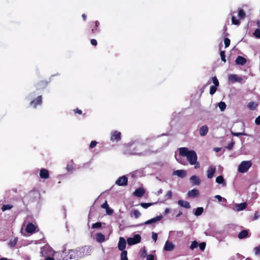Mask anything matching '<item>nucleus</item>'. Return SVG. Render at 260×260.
<instances>
[{
  "label": "nucleus",
  "mask_w": 260,
  "mask_h": 260,
  "mask_svg": "<svg viewBox=\"0 0 260 260\" xmlns=\"http://www.w3.org/2000/svg\"><path fill=\"white\" fill-rule=\"evenodd\" d=\"M91 251V248L88 246L79 247L75 249L70 250L68 254L64 257L66 254L64 252H56L54 256L58 260H68L82 257L85 255L89 254Z\"/></svg>",
  "instance_id": "f257e3e1"
},
{
  "label": "nucleus",
  "mask_w": 260,
  "mask_h": 260,
  "mask_svg": "<svg viewBox=\"0 0 260 260\" xmlns=\"http://www.w3.org/2000/svg\"><path fill=\"white\" fill-rule=\"evenodd\" d=\"M170 212V209L169 208H166L165 210V213L166 214L169 213Z\"/></svg>",
  "instance_id": "0e129e2a"
},
{
  "label": "nucleus",
  "mask_w": 260,
  "mask_h": 260,
  "mask_svg": "<svg viewBox=\"0 0 260 260\" xmlns=\"http://www.w3.org/2000/svg\"><path fill=\"white\" fill-rule=\"evenodd\" d=\"M90 43L93 46H96L98 44L96 40L94 39H92L90 40Z\"/></svg>",
  "instance_id": "6e6d98bb"
},
{
  "label": "nucleus",
  "mask_w": 260,
  "mask_h": 260,
  "mask_svg": "<svg viewBox=\"0 0 260 260\" xmlns=\"http://www.w3.org/2000/svg\"><path fill=\"white\" fill-rule=\"evenodd\" d=\"M251 164H240L238 166V171L241 173L246 172L251 167Z\"/></svg>",
  "instance_id": "423d86ee"
},
{
  "label": "nucleus",
  "mask_w": 260,
  "mask_h": 260,
  "mask_svg": "<svg viewBox=\"0 0 260 260\" xmlns=\"http://www.w3.org/2000/svg\"><path fill=\"white\" fill-rule=\"evenodd\" d=\"M206 243L205 242H202L199 244V248L201 250H204L205 248Z\"/></svg>",
  "instance_id": "8fccbe9b"
},
{
  "label": "nucleus",
  "mask_w": 260,
  "mask_h": 260,
  "mask_svg": "<svg viewBox=\"0 0 260 260\" xmlns=\"http://www.w3.org/2000/svg\"><path fill=\"white\" fill-rule=\"evenodd\" d=\"M96 240L99 243H102L105 241V237L102 233H98L96 235Z\"/></svg>",
  "instance_id": "b1692460"
},
{
  "label": "nucleus",
  "mask_w": 260,
  "mask_h": 260,
  "mask_svg": "<svg viewBox=\"0 0 260 260\" xmlns=\"http://www.w3.org/2000/svg\"><path fill=\"white\" fill-rule=\"evenodd\" d=\"M152 205V203H141L140 204L141 206L143 208H145V209H147V208H148L149 207H150Z\"/></svg>",
  "instance_id": "79ce46f5"
},
{
  "label": "nucleus",
  "mask_w": 260,
  "mask_h": 260,
  "mask_svg": "<svg viewBox=\"0 0 260 260\" xmlns=\"http://www.w3.org/2000/svg\"><path fill=\"white\" fill-rule=\"evenodd\" d=\"M218 107L221 111H223L225 109L226 105V104L224 102H220L218 104Z\"/></svg>",
  "instance_id": "2f4dec72"
},
{
  "label": "nucleus",
  "mask_w": 260,
  "mask_h": 260,
  "mask_svg": "<svg viewBox=\"0 0 260 260\" xmlns=\"http://www.w3.org/2000/svg\"><path fill=\"white\" fill-rule=\"evenodd\" d=\"M141 237L139 234L135 235L133 237L127 238V242L129 245H133L140 242Z\"/></svg>",
  "instance_id": "7ed1b4c3"
},
{
  "label": "nucleus",
  "mask_w": 260,
  "mask_h": 260,
  "mask_svg": "<svg viewBox=\"0 0 260 260\" xmlns=\"http://www.w3.org/2000/svg\"><path fill=\"white\" fill-rule=\"evenodd\" d=\"M94 27L92 28L88 32L89 35H95L97 33H99L100 31V29L99 28L100 25L99 22L97 20L95 21L94 22Z\"/></svg>",
  "instance_id": "0eeeda50"
},
{
  "label": "nucleus",
  "mask_w": 260,
  "mask_h": 260,
  "mask_svg": "<svg viewBox=\"0 0 260 260\" xmlns=\"http://www.w3.org/2000/svg\"><path fill=\"white\" fill-rule=\"evenodd\" d=\"M204 211V209L203 207H198L196 209L195 212H194V214L197 216L201 215Z\"/></svg>",
  "instance_id": "cd10ccee"
},
{
  "label": "nucleus",
  "mask_w": 260,
  "mask_h": 260,
  "mask_svg": "<svg viewBox=\"0 0 260 260\" xmlns=\"http://www.w3.org/2000/svg\"><path fill=\"white\" fill-rule=\"evenodd\" d=\"M232 24H233L234 25H239L240 24V20L236 19V18L234 16H233L232 17Z\"/></svg>",
  "instance_id": "72a5a7b5"
},
{
  "label": "nucleus",
  "mask_w": 260,
  "mask_h": 260,
  "mask_svg": "<svg viewBox=\"0 0 260 260\" xmlns=\"http://www.w3.org/2000/svg\"><path fill=\"white\" fill-rule=\"evenodd\" d=\"M127 183V178L123 176L119 177L116 181V184L119 186H125Z\"/></svg>",
  "instance_id": "1a4fd4ad"
},
{
  "label": "nucleus",
  "mask_w": 260,
  "mask_h": 260,
  "mask_svg": "<svg viewBox=\"0 0 260 260\" xmlns=\"http://www.w3.org/2000/svg\"><path fill=\"white\" fill-rule=\"evenodd\" d=\"M212 81L214 84L213 86H215L217 87H218L219 86V83L218 80L216 76L212 77Z\"/></svg>",
  "instance_id": "e433bc0d"
},
{
  "label": "nucleus",
  "mask_w": 260,
  "mask_h": 260,
  "mask_svg": "<svg viewBox=\"0 0 260 260\" xmlns=\"http://www.w3.org/2000/svg\"><path fill=\"white\" fill-rule=\"evenodd\" d=\"M174 248L175 245L173 243L170 242L168 240L166 242L164 248V250L167 251H171L173 250Z\"/></svg>",
  "instance_id": "9d476101"
},
{
  "label": "nucleus",
  "mask_w": 260,
  "mask_h": 260,
  "mask_svg": "<svg viewBox=\"0 0 260 260\" xmlns=\"http://www.w3.org/2000/svg\"><path fill=\"white\" fill-rule=\"evenodd\" d=\"M235 144V142L232 141L230 143H229L227 146V148L228 149L231 150L233 147L234 145Z\"/></svg>",
  "instance_id": "5fc2aeb1"
},
{
  "label": "nucleus",
  "mask_w": 260,
  "mask_h": 260,
  "mask_svg": "<svg viewBox=\"0 0 260 260\" xmlns=\"http://www.w3.org/2000/svg\"><path fill=\"white\" fill-rule=\"evenodd\" d=\"M113 210L109 208V207L107 209H106V212L109 215L112 214L113 213Z\"/></svg>",
  "instance_id": "052dcab7"
},
{
  "label": "nucleus",
  "mask_w": 260,
  "mask_h": 260,
  "mask_svg": "<svg viewBox=\"0 0 260 260\" xmlns=\"http://www.w3.org/2000/svg\"><path fill=\"white\" fill-rule=\"evenodd\" d=\"M74 111H75V113H78L79 114H82V111L81 110L79 109L78 108H77L75 110H74Z\"/></svg>",
  "instance_id": "680f3d73"
},
{
  "label": "nucleus",
  "mask_w": 260,
  "mask_h": 260,
  "mask_svg": "<svg viewBox=\"0 0 260 260\" xmlns=\"http://www.w3.org/2000/svg\"><path fill=\"white\" fill-rule=\"evenodd\" d=\"M40 176L43 179H47L49 177L48 171L45 169H42L40 170Z\"/></svg>",
  "instance_id": "412c9836"
},
{
  "label": "nucleus",
  "mask_w": 260,
  "mask_h": 260,
  "mask_svg": "<svg viewBox=\"0 0 260 260\" xmlns=\"http://www.w3.org/2000/svg\"><path fill=\"white\" fill-rule=\"evenodd\" d=\"M257 25L260 27V20H258L256 22Z\"/></svg>",
  "instance_id": "774afa93"
},
{
  "label": "nucleus",
  "mask_w": 260,
  "mask_h": 260,
  "mask_svg": "<svg viewBox=\"0 0 260 260\" xmlns=\"http://www.w3.org/2000/svg\"><path fill=\"white\" fill-rule=\"evenodd\" d=\"M48 82L47 81L45 80H41L39 82L37 83V90H42L45 88L48 85Z\"/></svg>",
  "instance_id": "f8f14e48"
},
{
  "label": "nucleus",
  "mask_w": 260,
  "mask_h": 260,
  "mask_svg": "<svg viewBox=\"0 0 260 260\" xmlns=\"http://www.w3.org/2000/svg\"><path fill=\"white\" fill-rule=\"evenodd\" d=\"M214 198L215 199H217L219 202H221L222 201H226L225 199L223 198L219 195H216V196H215Z\"/></svg>",
  "instance_id": "de8ad7c7"
},
{
  "label": "nucleus",
  "mask_w": 260,
  "mask_h": 260,
  "mask_svg": "<svg viewBox=\"0 0 260 260\" xmlns=\"http://www.w3.org/2000/svg\"><path fill=\"white\" fill-rule=\"evenodd\" d=\"M224 43L225 45V47H228L230 45L231 41L229 38H226L224 39Z\"/></svg>",
  "instance_id": "a18cd8bd"
},
{
  "label": "nucleus",
  "mask_w": 260,
  "mask_h": 260,
  "mask_svg": "<svg viewBox=\"0 0 260 260\" xmlns=\"http://www.w3.org/2000/svg\"><path fill=\"white\" fill-rule=\"evenodd\" d=\"M247 204L245 203H242L240 204H238L235 205V210L236 211H241L245 209L247 207Z\"/></svg>",
  "instance_id": "4468645a"
},
{
  "label": "nucleus",
  "mask_w": 260,
  "mask_h": 260,
  "mask_svg": "<svg viewBox=\"0 0 260 260\" xmlns=\"http://www.w3.org/2000/svg\"><path fill=\"white\" fill-rule=\"evenodd\" d=\"M37 229V227L32 223H29L26 226L25 231L28 233L32 234Z\"/></svg>",
  "instance_id": "ddd939ff"
},
{
  "label": "nucleus",
  "mask_w": 260,
  "mask_h": 260,
  "mask_svg": "<svg viewBox=\"0 0 260 260\" xmlns=\"http://www.w3.org/2000/svg\"><path fill=\"white\" fill-rule=\"evenodd\" d=\"M126 246V241L124 238L120 237L118 244V249L120 251H124L123 250L125 249Z\"/></svg>",
  "instance_id": "9b49d317"
},
{
  "label": "nucleus",
  "mask_w": 260,
  "mask_h": 260,
  "mask_svg": "<svg viewBox=\"0 0 260 260\" xmlns=\"http://www.w3.org/2000/svg\"><path fill=\"white\" fill-rule=\"evenodd\" d=\"M229 78L231 80H233L236 82H241L242 80V78L241 77H237L236 75H231L229 76Z\"/></svg>",
  "instance_id": "c85d7f7f"
},
{
  "label": "nucleus",
  "mask_w": 260,
  "mask_h": 260,
  "mask_svg": "<svg viewBox=\"0 0 260 260\" xmlns=\"http://www.w3.org/2000/svg\"><path fill=\"white\" fill-rule=\"evenodd\" d=\"M72 168H73V167H72V164L68 165V166L67 167V169L69 171H71Z\"/></svg>",
  "instance_id": "e2e57ef3"
},
{
  "label": "nucleus",
  "mask_w": 260,
  "mask_h": 260,
  "mask_svg": "<svg viewBox=\"0 0 260 260\" xmlns=\"http://www.w3.org/2000/svg\"><path fill=\"white\" fill-rule=\"evenodd\" d=\"M162 218V216L159 215V216H156L154 218H152L149 220H148L146 221L145 222H144V223H142L138 225L140 226V225H142L143 224H152L155 223L159 221L160 220H161Z\"/></svg>",
  "instance_id": "20e7f679"
},
{
  "label": "nucleus",
  "mask_w": 260,
  "mask_h": 260,
  "mask_svg": "<svg viewBox=\"0 0 260 260\" xmlns=\"http://www.w3.org/2000/svg\"><path fill=\"white\" fill-rule=\"evenodd\" d=\"M199 191L197 189H193L190 191H189L187 193V196L189 198H195L196 197L199 196Z\"/></svg>",
  "instance_id": "dca6fc26"
},
{
  "label": "nucleus",
  "mask_w": 260,
  "mask_h": 260,
  "mask_svg": "<svg viewBox=\"0 0 260 260\" xmlns=\"http://www.w3.org/2000/svg\"><path fill=\"white\" fill-rule=\"evenodd\" d=\"M133 212L135 218H138L141 215L140 212L136 209L133 210Z\"/></svg>",
  "instance_id": "f704fd0d"
},
{
  "label": "nucleus",
  "mask_w": 260,
  "mask_h": 260,
  "mask_svg": "<svg viewBox=\"0 0 260 260\" xmlns=\"http://www.w3.org/2000/svg\"><path fill=\"white\" fill-rule=\"evenodd\" d=\"M173 175L180 178H184L186 175V171L182 170H176L173 172Z\"/></svg>",
  "instance_id": "a211bd4d"
},
{
  "label": "nucleus",
  "mask_w": 260,
  "mask_h": 260,
  "mask_svg": "<svg viewBox=\"0 0 260 260\" xmlns=\"http://www.w3.org/2000/svg\"><path fill=\"white\" fill-rule=\"evenodd\" d=\"M217 90V86L212 85L210 89V94L211 95L214 94Z\"/></svg>",
  "instance_id": "c9c22d12"
},
{
  "label": "nucleus",
  "mask_w": 260,
  "mask_h": 260,
  "mask_svg": "<svg viewBox=\"0 0 260 260\" xmlns=\"http://www.w3.org/2000/svg\"><path fill=\"white\" fill-rule=\"evenodd\" d=\"M17 241L18 239L17 238H15L13 239L10 240L8 243L9 246L11 248L14 247L16 245Z\"/></svg>",
  "instance_id": "bb28decb"
},
{
  "label": "nucleus",
  "mask_w": 260,
  "mask_h": 260,
  "mask_svg": "<svg viewBox=\"0 0 260 260\" xmlns=\"http://www.w3.org/2000/svg\"><path fill=\"white\" fill-rule=\"evenodd\" d=\"M190 180L193 185H198L200 184L201 182L200 178L196 176H191Z\"/></svg>",
  "instance_id": "5701e85b"
},
{
  "label": "nucleus",
  "mask_w": 260,
  "mask_h": 260,
  "mask_svg": "<svg viewBox=\"0 0 260 260\" xmlns=\"http://www.w3.org/2000/svg\"><path fill=\"white\" fill-rule=\"evenodd\" d=\"M198 246V243L197 241H194L192 242L191 244V245L190 246V248L191 250L194 249V248H197Z\"/></svg>",
  "instance_id": "37998d69"
},
{
  "label": "nucleus",
  "mask_w": 260,
  "mask_h": 260,
  "mask_svg": "<svg viewBox=\"0 0 260 260\" xmlns=\"http://www.w3.org/2000/svg\"><path fill=\"white\" fill-rule=\"evenodd\" d=\"M255 123L257 125L260 124V115L256 118V119L255 120Z\"/></svg>",
  "instance_id": "bf43d9fd"
},
{
  "label": "nucleus",
  "mask_w": 260,
  "mask_h": 260,
  "mask_svg": "<svg viewBox=\"0 0 260 260\" xmlns=\"http://www.w3.org/2000/svg\"><path fill=\"white\" fill-rule=\"evenodd\" d=\"M254 251L256 255H260V247H256Z\"/></svg>",
  "instance_id": "603ef678"
},
{
  "label": "nucleus",
  "mask_w": 260,
  "mask_h": 260,
  "mask_svg": "<svg viewBox=\"0 0 260 260\" xmlns=\"http://www.w3.org/2000/svg\"><path fill=\"white\" fill-rule=\"evenodd\" d=\"M260 217V213L258 211H256L254 214L253 220H256Z\"/></svg>",
  "instance_id": "3c124183"
},
{
  "label": "nucleus",
  "mask_w": 260,
  "mask_h": 260,
  "mask_svg": "<svg viewBox=\"0 0 260 260\" xmlns=\"http://www.w3.org/2000/svg\"><path fill=\"white\" fill-rule=\"evenodd\" d=\"M235 62L237 64L243 66L246 63L247 60L242 56H238L237 57Z\"/></svg>",
  "instance_id": "2eb2a0df"
},
{
  "label": "nucleus",
  "mask_w": 260,
  "mask_h": 260,
  "mask_svg": "<svg viewBox=\"0 0 260 260\" xmlns=\"http://www.w3.org/2000/svg\"><path fill=\"white\" fill-rule=\"evenodd\" d=\"M178 203L181 207H183L187 209L190 208V205L188 202L180 200L178 201Z\"/></svg>",
  "instance_id": "4be33fe9"
},
{
  "label": "nucleus",
  "mask_w": 260,
  "mask_h": 260,
  "mask_svg": "<svg viewBox=\"0 0 260 260\" xmlns=\"http://www.w3.org/2000/svg\"><path fill=\"white\" fill-rule=\"evenodd\" d=\"M215 171V168L212 166L210 167L207 171V177L209 179L213 178Z\"/></svg>",
  "instance_id": "6ab92c4d"
},
{
  "label": "nucleus",
  "mask_w": 260,
  "mask_h": 260,
  "mask_svg": "<svg viewBox=\"0 0 260 260\" xmlns=\"http://www.w3.org/2000/svg\"><path fill=\"white\" fill-rule=\"evenodd\" d=\"M246 16L245 11L243 9H239L238 11V17L240 19H243Z\"/></svg>",
  "instance_id": "c756f323"
},
{
  "label": "nucleus",
  "mask_w": 260,
  "mask_h": 260,
  "mask_svg": "<svg viewBox=\"0 0 260 260\" xmlns=\"http://www.w3.org/2000/svg\"><path fill=\"white\" fill-rule=\"evenodd\" d=\"M82 17L84 21L86 20V15L85 14H83L82 15Z\"/></svg>",
  "instance_id": "69168bd1"
},
{
  "label": "nucleus",
  "mask_w": 260,
  "mask_h": 260,
  "mask_svg": "<svg viewBox=\"0 0 260 260\" xmlns=\"http://www.w3.org/2000/svg\"><path fill=\"white\" fill-rule=\"evenodd\" d=\"M221 60L224 62H226L225 52L224 51H221L220 52Z\"/></svg>",
  "instance_id": "4c0bfd02"
},
{
  "label": "nucleus",
  "mask_w": 260,
  "mask_h": 260,
  "mask_svg": "<svg viewBox=\"0 0 260 260\" xmlns=\"http://www.w3.org/2000/svg\"><path fill=\"white\" fill-rule=\"evenodd\" d=\"M208 132V127L206 125H203L199 129V133L201 136H205Z\"/></svg>",
  "instance_id": "f3484780"
},
{
  "label": "nucleus",
  "mask_w": 260,
  "mask_h": 260,
  "mask_svg": "<svg viewBox=\"0 0 260 260\" xmlns=\"http://www.w3.org/2000/svg\"><path fill=\"white\" fill-rule=\"evenodd\" d=\"M102 226V223L100 222H98L96 223H93L92 225V229H95V228H100Z\"/></svg>",
  "instance_id": "a19ab883"
},
{
  "label": "nucleus",
  "mask_w": 260,
  "mask_h": 260,
  "mask_svg": "<svg viewBox=\"0 0 260 260\" xmlns=\"http://www.w3.org/2000/svg\"><path fill=\"white\" fill-rule=\"evenodd\" d=\"M13 207V205L11 204L4 205L2 207V210L4 212L6 210H10Z\"/></svg>",
  "instance_id": "7c9ffc66"
},
{
  "label": "nucleus",
  "mask_w": 260,
  "mask_h": 260,
  "mask_svg": "<svg viewBox=\"0 0 260 260\" xmlns=\"http://www.w3.org/2000/svg\"><path fill=\"white\" fill-rule=\"evenodd\" d=\"M101 207L103 208H104V209H107L108 207H109V205L107 203V201H105L104 203H103L102 205H101Z\"/></svg>",
  "instance_id": "4d7b16f0"
},
{
  "label": "nucleus",
  "mask_w": 260,
  "mask_h": 260,
  "mask_svg": "<svg viewBox=\"0 0 260 260\" xmlns=\"http://www.w3.org/2000/svg\"><path fill=\"white\" fill-rule=\"evenodd\" d=\"M248 233L247 230H243L238 234V238L239 239H243L248 237Z\"/></svg>",
  "instance_id": "a878e982"
},
{
  "label": "nucleus",
  "mask_w": 260,
  "mask_h": 260,
  "mask_svg": "<svg viewBox=\"0 0 260 260\" xmlns=\"http://www.w3.org/2000/svg\"><path fill=\"white\" fill-rule=\"evenodd\" d=\"M152 238L154 241V242H156L157 239V234L154 232H152Z\"/></svg>",
  "instance_id": "864d4df0"
},
{
  "label": "nucleus",
  "mask_w": 260,
  "mask_h": 260,
  "mask_svg": "<svg viewBox=\"0 0 260 260\" xmlns=\"http://www.w3.org/2000/svg\"><path fill=\"white\" fill-rule=\"evenodd\" d=\"M42 103V96H38L36 99L32 101L30 103V106L35 108L37 106L41 105Z\"/></svg>",
  "instance_id": "6e6552de"
},
{
  "label": "nucleus",
  "mask_w": 260,
  "mask_h": 260,
  "mask_svg": "<svg viewBox=\"0 0 260 260\" xmlns=\"http://www.w3.org/2000/svg\"><path fill=\"white\" fill-rule=\"evenodd\" d=\"M172 192L171 190L167 191V192L166 193V196H165L166 198L167 199H171L172 198Z\"/></svg>",
  "instance_id": "49530a36"
},
{
  "label": "nucleus",
  "mask_w": 260,
  "mask_h": 260,
  "mask_svg": "<svg viewBox=\"0 0 260 260\" xmlns=\"http://www.w3.org/2000/svg\"><path fill=\"white\" fill-rule=\"evenodd\" d=\"M146 260H154V256L152 254H149L146 257Z\"/></svg>",
  "instance_id": "13d9d810"
},
{
  "label": "nucleus",
  "mask_w": 260,
  "mask_h": 260,
  "mask_svg": "<svg viewBox=\"0 0 260 260\" xmlns=\"http://www.w3.org/2000/svg\"><path fill=\"white\" fill-rule=\"evenodd\" d=\"M248 106L249 109L254 110L256 108L257 105L253 102H251L248 104Z\"/></svg>",
  "instance_id": "58836bf2"
},
{
  "label": "nucleus",
  "mask_w": 260,
  "mask_h": 260,
  "mask_svg": "<svg viewBox=\"0 0 260 260\" xmlns=\"http://www.w3.org/2000/svg\"><path fill=\"white\" fill-rule=\"evenodd\" d=\"M179 154L181 156L186 157L188 162H198L197 155L193 150H189L186 147L179 148Z\"/></svg>",
  "instance_id": "f03ea898"
},
{
  "label": "nucleus",
  "mask_w": 260,
  "mask_h": 260,
  "mask_svg": "<svg viewBox=\"0 0 260 260\" xmlns=\"http://www.w3.org/2000/svg\"><path fill=\"white\" fill-rule=\"evenodd\" d=\"M46 260H54L53 258L52 257H47L46 258Z\"/></svg>",
  "instance_id": "338daca9"
},
{
  "label": "nucleus",
  "mask_w": 260,
  "mask_h": 260,
  "mask_svg": "<svg viewBox=\"0 0 260 260\" xmlns=\"http://www.w3.org/2000/svg\"><path fill=\"white\" fill-rule=\"evenodd\" d=\"M254 35L257 38L260 39V29H256L254 31Z\"/></svg>",
  "instance_id": "c03bdc74"
},
{
  "label": "nucleus",
  "mask_w": 260,
  "mask_h": 260,
  "mask_svg": "<svg viewBox=\"0 0 260 260\" xmlns=\"http://www.w3.org/2000/svg\"><path fill=\"white\" fill-rule=\"evenodd\" d=\"M98 144L96 141H92L89 145L90 148H93Z\"/></svg>",
  "instance_id": "09e8293b"
},
{
  "label": "nucleus",
  "mask_w": 260,
  "mask_h": 260,
  "mask_svg": "<svg viewBox=\"0 0 260 260\" xmlns=\"http://www.w3.org/2000/svg\"><path fill=\"white\" fill-rule=\"evenodd\" d=\"M231 134L233 136H236V137H238L240 136H246L247 135L246 134H245L244 133H235V132H232Z\"/></svg>",
  "instance_id": "ea45409f"
},
{
  "label": "nucleus",
  "mask_w": 260,
  "mask_h": 260,
  "mask_svg": "<svg viewBox=\"0 0 260 260\" xmlns=\"http://www.w3.org/2000/svg\"><path fill=\"white\" fill-rule=\"evenodd\" d=\"M144 193L145 190L143 188H139L134 192V195L137 197H141Z\"/></svg>",
  "instance_id": "aec40b11"
},
{
  "label": "nucleus",
  "mask_w": 260,
  "mask_h": 260,
  "mask_svg": "<svg viewBox=\"0 0 260 260\" xmlns=\"http://www.w3.org/2000/svg\"><path fill=\"white\" fill-rule=\"evenodd\" d=\"M121 260H128L127 257V251H122L121 255Z\"/></svg>",
  "instance_id": "473e14b6"
},
{
  "label": "nucleus",
  "mask_w": 260,
  "mask_h": 260,
  "mask_svg": "<svg viewBox=\"0 0 260 260\" xmlns=\"http://www.w3.org/2000/svg\"><path fill=\"white\" fill-rule=\"evenodd\" d=\"M110 139L113 142L119 141L121 140V133L117 131H114L112 132L111 133Z\"/></svg>",
  "instance_id": "39448f33"
},
{
  "label": "nucleus",
  "mask_w": 260,
  "mask_h": 260,
  "mask_svg": "<svg viewBox=\"0 0 260 260\" xmlns=\"http://www.w3.org/2000/svg\"><path fill=\"white\" fill-rule=\"evenodd\" d=\"M216 182L218 184H221L223 186H225L226 183L222 176H218L216 179Z\"/></svg>",
  "instance_id": "393cba45"
}]
</instances>
